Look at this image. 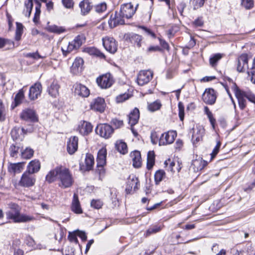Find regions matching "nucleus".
<instances>
[{"instance_id":"obj_1","label":"nucleus","mask_w":255,"mask_h":255,"mask_svg":"<svg viewBox=\"0 0 255 255\" xmlns=\"http://www.w3.org/2000/svg\"><path fill=\"white\" fill-rule=\"evenodd\" d=\"M57 179L59 181V186L62 188L71 187L74 182L69 170L62 166L56 167L50 170L46 176V180L49 183H52Z\"/></svg>"},{"instance_id":"obj_2","label":"nucleus","mask_w":255,"mask_h":255,"mask_svg":"<svg viewBox=\"0 0 255 255\" xmlns=\"http://www.w3.org/2000/svg\"><path fill=\"white\" fill-rule=\"evenodd\" d=\"M8 206L9 209L5 213L6 218L11 220L14 223L29 222L35 220L32 216L21 214V209L16 204L11 203Z\"/></svg>"},{"instance_id":"obj_3","label":"nucleus","mask_w":255,"mask_h":255,"mask_svg":"<svg viewBox=\"0 0 255 255\" xmlns=\"http://www.w3.org/2000/svg\"><path fill=\"white\" fill-rule=\"evenodd\" d=\"M85 39L82 35H78L71 42L63 43L61 47L63 55L66 56L73 50L79 48L82 44Z\"/></svg>"},{"instance_id":"obj_4","label":"nucleus","mask_w":255,"mask_h":255,"mask_svg":"<svg viewBox=\"0 0 255 255\" xmlns=\"http://www.w3.org/2000/svg\"><path fill=\"white\" fill-rule=\"evenodd\" d=\"M35 176L27 171H25L22 174L19 182L15 183L14 185L16 188L18 186L29 188L33 186L35 184Z\"/></svg>"},{"instance_id":"obj_5","label":"nucleus","mask_w":255,"mask_h":255,"mask_svg":"<svg viewBox=\"0 0 255 255\" xmlns=\"http://www.w3.org/2000/svg\"><path fill=\"white\" fill-rule=\"evenodd\" d=\"M228 81L230 82V86L231 89L238 99L240 109L242 110L244 109L246 106V100L245 99V97L243 95V91L239 89L236 83L233 82L230 78H228Z\"/></svg>"},{"instance_id":"obj_6","label":"nucleus","mask_w":255,"mask_h":255,"mask_svg":"<svg viewBox=\"0 0 255 255\" xmlns=\"http://www.w3.org/2000/svg\"><path fill=\"white\" fill-rule=\"evenodd\" d=\"M153 75V72L149 70L140 71L137 76V84L143 86L147 84L152 79Z\"/></svg>"},{"instance_id":"obj_7","label":"nucleus","mask_w":255,"mask_h":255,"mask_svg":"<svg viewBox=\"0 0 255 255\" xmlns=\"http://www.w3.org/2000/svg\"><path fill=\"white\" fill-rule=\"evenodd\" d=\"M97 83L101 88L107 89L112 86L114 80L111 74L106 73L98 77L97 79Z\"/></svg>"},{"instance_id":"obj_8","label":"nucleus","mask_w":255,"mask_h":255,"mask_svg":"<svg viewBox=\"0 0 255 255\" xmlns=\"http://www.w3.org/2000/svg\"><path fill=\"white\" fill-rule=\"evenodd\" d=\"M105 48L111 53H115L118 49V43L113 37L106 36L102 39Z\"/></svg>"},{"instance_id":"obj_9","label":"nucleus","mask_w":255,"mask_h":255,"mask_svg":"<svg viewBox=\"0 0 255 255\" xmlns=\"http://www.w3.org/2000/svg\"><path fill=\"white\" fill-rule=\"evenodd\" d=\"M114 131L112 127L108 124H101L98 125L96 128V132L101 137L105 138H109Z\"/></svg>"},{"instance_id":"obj_10","label":"nucleus","mask_w":255,"mask_h":255,"mask_svg":"<svg viewBox=\"0 0 255 255\" xmlns=\"http://www.w3.org/2000/svg\"><path fill=\"white\" fill-rule=\"evenodd\" d=\"M176 136V133L174 131H168L161 134L158 140L159 145H166L173 142Z\"/></svg>"},{"instance_id":"obj_11","label":"nucleus","mask_w":255,"mask_h":255,"mask_svg":"<svg viewBox=\"0 0 255 255\" xmlns=\"http://www.w3.org/2000/svg\"><path fill=\"white\" fill-rule=\"evenodd\" d=\"M106 107V104L105 99L101 97H97L94 99L90 104L91 110L101 113L104 112Z\"/></svg>"},{"instance_id":"obj_12","label":"nucleus","mask_w":255,"mask_h":255,"mask_svg":"<svg viewBox=\"0 0 255 255\" xmlns=\"http://www.w3.org/2000/svg\"><path fill=\"white\" fill-rule=\"evenodd\" d=\"M74 94L75 96L82 98L88 97L90 95V90L85 85L76 83L73 86Z\"/></svg>"},{"instance_id":"obj_13","label":"nucleus","mask_w":255,"mask_h":255,"mask_svg":"<svg viewBox=\"0 0 255 255\" xmlns=\"http://www.w3.org/2000/svg\"><path fill=\"white\" fill-rule=\"evenodd\" d=\"M136 8H134L131 3L124 4L121 6L120 13L123 17L130 18L134 14Z\"/></svg>"},{"instance_id":"obj_14","label":"nucleus","mask_w":255,"mask_h":255,"mask_svg":"<svg viewBox=\"0 0 255 255\" xmlns=\"http://www.w3.org/2000/svg\"><path fill=\"white\" fill-rule=\"evenodd\" d=\"M216 95L215 91L213 89H206L202 95L203 101L209 105H213L216 100Z\"/></svg>"},{"instance_id":"obj_15","label":"nucleus","mask_w":255,"mask_h":255,"mask_svg":"<svg viewBox=\"0 0 255 255\" xmlns=\"http://www.w3.org/2000/svg\"><path fill=\"white\" fill-rule=\"evenodd\" d=\"M20 118L25 121L35 122L38 120L35 112L30 109L23 110L20 115Z\"/></svg>"},{"instance_id":"obj_16","label":"nucleus","mask_w":255,"mask_h":255,"mask_svg":"<svg viewBox=\"0 0 255 255\" xmlns=\"http://www.w3.org/2000/svg\"><path fill=\"white\" fill-rule=\"evenodd\" d=\"M248 56L246 54H242L239 57L237 69L238 71L243 72L248 69Z\"/></svg>"},{"instance_id":"obj_17","label":"nucleus","mask_w":255,"mask_h":255,"mask_svg":"<svg viewBox=\"0 0 255 255\" xmlns=\"http://www.w3.org/2000/svg\"><path fill=\"white\" fill-rule=\"evenodd\" d=\"M124 18L120 12L119 13L116 12L114 14H112L108 21L110 26L113 28L118 24H124L125 23Z\"/></svg>"},{"instance_id":"obj_18","label":"nucleus","mask_w":255,"mask_h":255,"mask_svg":"<svg viewBox=\"0 0 255 255\" xmlns=\"http://www.w3.org/2000/svg\"><path fill=\"white\" fill-rule=\"evenodd\" d=\"M42 92L41 84L37 82L32 86L29 89V97L30 99L34 100L38 98Z\"/></svg>"},{"instance_id":"obj_19","label":"nucleus","mask_w":255,"mask_h":255,"mask_svg":"<svg viewBox=\"0 0 255 255\" xmlns=\"http://www.w3.org/2000/svg\"><path fill=\"white\" fill-rule=\"evenodd\" d=\"M205 133V129L202 126L197 125L193 128L192 139L193 142H197L202 140Z\"/></svg>"},{"instance_id":"obj_20","label":"nucleus","mask_w":255,"mask_h":255,"mask_svg":"<svg viewBox=\"0 0 255 255\" xmlns=\"http://www.w3.org/2000/svg\"><path fill=\"white\" fill-rule=\"evenodd\" d=\"M93 129V126L91 123L86 121H81L79 122L78 127V131L83 135L89 134Z\"/></svg>"},{"instance_id":"obj_21","label":"nucleus","mask_w":255,"mask_h":255,"mask_svg":"<svg viewBox=\"0 0 255 255\" xmlns=\"http://www.w3.org/2000/svg\"><path fill=\"white\" fill-rule=\"evenodd\" d=\"M78 137L76 136H71L67 142V151L70 154L74 153L78 149Z\"/></svg>"},{"instance_id":"obj_22","label":"nucleus","mask_w":255,"mask_h":255,"mask_svg":"<svg viewBox=\"0 0 255 255\" xmlns=\"http://www.w3.org/2000/svg\"><path fill=\"white\" fill-rule=\"evenodd\" d=\"M84 60L80 57H77L71 67V72L75 75L80 73L82 70Z\"/></svg>"},{"instance_id":"obj_23","label":"nucleus","mask_w":255,"mask_h":255,"mask_svg":"<svg viewBox=\"0 0 255 255\" xmlns=\"http://www.w3.org/2000/svg\"><path fill=\"white\" fill-rule=\"evenodd\" d=\"M24 166V162H23L16 163H10L8 165L7 170L9 173L14 175L20 173L23 170Z\"/></svg>"},{"instance_id":"obj_24","label":"nucleus","mask_w":255,"mask_h":255,"mask_svg":"<svg viewBox=\"0 0 255 255\" xmlns=\"http://www.w3.org/2000/svg\"><path fill=\"white\" fill-rule=\"evenodd\" d=\"M139 118V110L137 108H135L128 115V124L131 127H133L138 123Z\"/></svg>"},{"instance_id":"obj_25","label":"nucleus","mask_w":255,"mask_h":255,"mask_svg":"<svg viewBox=\"0 0 255 255\" xmlns=\"http://www.w3.org/2000/svg\"><path fill=\"white\" fill-rule=\"evenodd\" d=\"M41 167L40 162L38 160L34 159L31 161L27 166L25 171H27L32 174L38 172Z\"/></svg>"},{"instance_id":"obj_26","label":"nucleus","mask_w":255,"mask_h":255,"mask_svg":"<svg viewBox=\"0 0 255 255\" xmlns=\"http://www.w3.org/2000/svg\"><path fill=\"white\" fill-rule=\"evenodd\" d=\"M107 149L102 147L98 152L97 162V166H105L106 164Z\"/></svg>"},{"instance_id":"obj_27","label":"nucleus","mask_w":255,"mask_h":255,"mask_svg":"<svg viewBox=\"0 0 255 255\" xmlns=\"http://www.w3.org/2000/svg\"><path fill=\"white\" fill-rule=\"evenodd\" d=\"M139 185V181L137 178L135 176L132 175L129 176L128 180L127 181V191H131L133 189L134 191H135L138 189V186Z\"/></svg>"},{"instance_id":"obj_28","label":"nucleus","mask_w":255,"mask_h":255,"mask_svg":"<svg viewBox=\"0 0 255 255\" xmlns=\"http://www.w3.org/2000/svg\"><path fill=\"white\" fill-rule=\"evenodd\" d=\"M71 208L72 211L76 214H81L82 213V210L78 199V196L76 193L74 194Z\"/></svg>"},{"instance_id":"obj_29","label":"nucleus","mask_w":255,"mask_h":255,"mask_svg":"<svg viewBox=\"0 0 255 255\" xmlns=\"http://www.w3.org/2000/svg\"><path fill=\"white\" fill-rule=\"evenodd\" d=\"M130 157L133 162V166L134 167L138 168L141 166V158L139 151L135 150L130 153Z\"/></svg>"},{"instance_id":"obj_30","label":"nucleus","mask_w":255,"mask_h":255,"mask_svg":"<svg viewBox=\"0 0 255 255\" xmlns=\"http://www.w3.org/2000/svg\"><path fill=\"white\" fill-rule=\"evenodd\" d=\"M82 15L88 14L92 9V5L89 0H83L79 3Z\"/></svg>"},{"instance_id":"obj_31","label":"nucleus","mask_w":255,"mask_h":255,"mask_svg":"<svg viewBox=\"0 0 255 255\" xmlns=\"http://www.w3.org/2000/svg\"><path fill=\"white\" fill-rule=\"evenodd\" d=\"M207 163L201 159H196L193 161L192 165L195 170H201L206 166Z\"/></svg>"},{"instance_id":"obj_32","label":"nucleus","mask_w":255,"mask_h":255,"mask_svg":"<svg viewBox=\"0 0 255 255\" xmlns=\"http://www.w3.org/2000/svg\"><path fill=\"white\" fill-rule=\"evenodd\" d=\"M59 85L55 82H53L48 88L49 94L53 97H56L59 94Z\"/></svg>"},{"instance_id":"obj_33","label":"nucleus","mask_w":255,"mask_h":255,"mask_svg":"<svg viewBox=\"0 0 255 255\" xmlns=\"http://www.w3.org/2000/svg\"><path fill=\"white\" fill-rule=\"evenodd\" d=\"M155 163V154L153 151H149L147 153V168L151 169Z\"/></svg>"},{"instance_id":"obj_34","label":"nucleus","mask_w":255,"mask_h":255,"mask_svg":"<svg viewBox=\"0 0 255 255\" xmlns=\"http://www.w3.org/2000/svg\"><path fill=\"white\" fill-rule=\"evenodd\" d=\"M24 6L23 13L26 16L29 17L33 8L32 0H26L24 1Z\"/></svg>"},{"instance_id":"obj_35","label":"nucleus","mask_w":255,"mask_h":255,"mask_svg":"<svg viewBox=\"0 0 255 255\" xmlns=\"http://www.w3.org/2000/svg\"><path fill=\"white\" fill-rule=\"evenodd\" d=\"M47 30L50 32L54 33L57 34H59L66 31L65 28L63 27L57 26L56 25L48 26L47 27Z\"/></svg>"},{"instance_id":"obj_36","label":"nucleus","mask_w":255,"mask_h":255,"mask_svg":"<svg viewBox=\"0 0 255 255\" xmlns=\"http://www.w3.org/2000/svg\"><path fill=\"white\" fill-rule=\"evenodd\" d=\"M116 148L121 153L125 154L128 152L127 144L122 140L117 141L116 143Z\"/></svg>"},{"instance_id":"obj_37","label":"nucleus","mask_w":255,"mask_h":255,"mask_svg":"<svg viewBox=\"0 0 255 255\" xmlns=\"http://www.w3.org/2000/svg\"><path fill=\"white\" fill-rule=\"evenodd\" d=\"M85 51L91 55H95L100 57H104L103 53L95 47H88L85 48Z\"/></svg>"},{"instance_id":"obj_38","label":"nucleus","mask_w":255,"mask_h":255,"mask_svg":"<svg viewBox=\"0 0 255 255\" xmlns=\"http://www.w3.org/2000/svg\"><path fill=\"white\" fill-rule=\"evenodd\" d=\"M161 104L158 100H156L152 103H149L148 105V109L151 112H155L160 109Z\"/></svg>"},{"instance_id":"obj_39","label":"nucleus","mask_w":255,"mask_h":255,"mask_svg":"<svg viewBox=\"0 0 255 255\" xmlns=\"http://www.w3.org/2000/svg\"><path fill=\"white\" fill-rule=\"evenodd\" d=\"M16 28L15 31V39L19 41L21 38V36L23 33V26L22 24L19 22L16 23Z\"/></svg>"},{"instance_id":"obj_40","label":"nucleus","mask_w":255,"mask_h":255,"mask_svg":"<svg viewBox=\"0 0 255 255\" xmlns=\"http://www.w3.org/2000/svg\"><path fill=\"white\" fill-rule=\"evenodd\" d=\"M85 164L87 170H90L94 164V158L91 154H87L85 158Z\"/></svg>"},{"instance_id":"obj_41","label":"nucleus","mask_w":255,"mask_h":255,"mask_svg":"<svg viewBox=\"0 0 255 255\" xmlns=\"http://www.w3.org/2000/svg\"><path fill=\"white\" fill-rule=\"evenodd\" d=\"M205 0H190V4L194 9H197L202 7Z\"/></svg>"},{"instance_id":"obj_42","label":"nucleus","mask_w":255,"mask_h":255,"mask_svg":"<svg viewBox=\"0 0 255 255\" xmlns=\"http://www.w3.org/2000/svg\"><path fill=\"white\" fill-rule=\"evenodd\" d=\"M249 76L250 77L251 82L255 84V57L254 59L252 67L248 71Z\"/></svg>"},{"instance_id":"obj_43","label":"nucleus","mask_w":255,"mask_h":255,"mask_svg":"<svg viewBox=\"0 0 255 255\" xmlns=\"http://www.w3.org/2000/svg\"><path fill=\"white\" fill-rule=\"evenodd\" d=\"M165 176V172L162 170L157 171L154 175L155 182L156 184H159L162 181Z\"/></svg>"},{"instance_id":"obj_44","label":"nucleus","mask_w":255,"mask_h":255,"mask_svg":"<svg viewBox=\"0 0 255 255\" xmlns=\"http://www.w3.org/2000/svg\"><path fill=\"white\" fill-rule=\"evenodd\" d=\"M130 98V95L128 93H124L118 95L116 97V102L117 103H121Z\"/></svg>"},{"instance_id":"obj_45","label":"nucleus","mask_w":255,"mask_h":255,"mask_svg":"<svg viewBox=\"0 0 255 255\" xmlns=\"http://www.w3.org/2000/svg\"><path fill=\"white\" fill-rule=\"evenodd\" d=\"M24 98V93L22 90L19 91L18 93L15 95L14 98L15 106L20 104Z\"/></svg>"},{"instance_id":"obj_46","label":"nucleus","mask_w":255,"mask_h":255,"mask_svg":"<svg viewBox=\"0 0 255 255\" xmlns=\"http://www.w3.org/2000/svg\"><path fill=\"white\" fill-rule=\"evenodd\" d=\"M37 4L35 7V12L34 13V18L33 19V21L34 23L38 22L39 19L40 12H41V11H40L41 4L38 1H37Z\"/></svg>"},{"instance_id":"obj_47","label":"nucleus","mask_w":255,"mask_h":255,"mask_svg":"<svg viewBox=\"0 0 255 255\" xmlns=\"http://www.w3.org/2000/svg\"><path fill=\"white\" fill-rule=\"evenodd\" d=\"M33 149L29 148H26L25 149L21 152L22 157L26 159L30 158L33 155Z\"/></svg>"},{"instance_id":"obj_48","label":"nucleus","mask_w":255,"mask_h":255,"mask_svg":"<svg viewBox=\"0 0 255 255\" xmlns=\"http://www.w3.org/2000/svg\"><path fill=\"white\" fill-rule=\"evenodd\" d=\"M161 230V226L155 225L149 228L146 231V236H149L151 234L156 233Z\"/></svg>"},{"instance_id":"obj_49","label":"nucleus","mask_w":255,"mask_h":255,"mask_svg":"<svg viewBox=\"0 0 255 255\" xmlns=\"http://www.w3.org/2000/svg\"><path fill=\"white\" fill-rule=\"evenodd\" d=\"M222 55L219 53L215 54L213 57L210 58V64L212 66H214L216 63L221 59Z\"/></svg>"},{"instance_id":"obj_50","label":"nucleus","mask_w":255,"mask_h":255,"mask_svg":"<svg viewBox=\"0 0 255 255\" xmlns=\"http://www.w3.org/2000/svg\"><path fill=\"white\" fill-rule=\"evenodd\" d=\"M242 5L247 9L252 8L254 6L253 0H242Z\"/></svg>"},{"instance_id":"obj_51","label":"nucleus","mask_w":255,"mask_h":255,"mask_svg":"<svg viewBox=\"0 0 255 255\" xmlns=\"http://www.w3.org/2000/svg\"><path fill=\"white\" fill-rule=\"evenodd\" d=\"M103 202L100 200H93L91 202V206L97 209L101 208L103 206Z\"/></svg>"},{"instance_id":"obj_52","label":"nucleus","mask_w":255,"mask_h":255,"mask_svg":"<svg viewBox=\"0 0 255 255\" xmlns=\"http://www.w3.org/2000/svg\"><path fill=\"white\" fill-rule=\"evenodd\" d=\"M178 109H179V117L180 120L183 121L184 117V107L181 102L178 103Z\"/></svg>"},{"instance_id":"obj_53","label":"nucleus","mask_w":255,"mask_h":255,"mask_svg":"<svg viewBox=\"0 0 255 255\" xmlns=\"http://www.w3.org/2000/svg\"><path fill=\"white\" fill-rule=\"evenodd\" d=\"M112 125L114 126L116 128H120L123 125V121L122 120L118 119H113L111 121Z\"/></svg>"},{"instance_id":"obj_54","label":"nucleus","mask_w":255,"mask_h":255,"mask_svg":"<svg viewBox=\"0 0 255 255\" xmlns=\"http://www.w3.org/2000/svg\"><path fill=\"white\" fill-rule=\"evenodd\" d=\"M179 30L178 27L176 26H172L171 28L167 31V34L169 38L173 37L176 32Z\"/></svg>"},{"instance_id":"obj_55","label":"nucleus","mask_w":255,"mask_h":255,"mask_svg":"<svg viewBox=\"0 0 255 255\" xmlns=\"http://www.w3.org/2000/svg\"><path fill=\"white\" fill-rule=\"evenodd\" d=\"M106 9L107 5L106 3L104 2L98 4L95 7L96 11L99 13H101L105 11Z\"/></svg>"},{"instance_id":"obj_56","label":"nucleus","mask_w":255,"mask_h":255,"mask_svg":"<svg viewBox=\"0 0 255 255\" xmlns=\"http://www.w3.org/2000/svg\"><path fill=\"white\" fill-rule=\"evenodd\" d=\"M243 95L252 102L255 103V96L251 92H243Z\"/></svg>"},{"instance_id":"obj_57","label":"nucleus","mask_w":255,"mask_h":255,"mask_svg":"<svg viewBox=\"0 0 255 255\" xmlns=\"http://www.w3.org/2000/svg\"><path fill=\"white\" fill-rule=\"evenodd\" d=\"M19 149V147L12 145L9 148L10 155L12 157H15Z\"/></svg>"},{"instance_id":"obj_58","label":"nucleus","mask_w":255,"mask_h":255,"mask_svg":"<svg viewBox=\"0 0 255 255\" xmlns=\"http://www.w3.org/2000/svg\"><path fill=\"white\" fill-rule=\"evenodd\" d=\"M62 2L67 8H71L73 7L74 1L73 0H62Z\"/></svg>"},{"instance_id":"obj_59","label":"nucleus","mask_w":255,"mask_h":255,"mask_svg":"<svg viewBox=\"0 0 255 255\" xmlns=\"http://www.w3.org/2000/svg\"><path fill=\"white\" fill-rule=\"evenodd\" d=\"M11 43L13 45V42H11L8 39L0 38V49L3 48L5 45L10 44Z\"/></svg>"},{"instance_id":"obj_60","label":"nucleus","mask_w":255,"mask_h":255,"mask_svg":"<svg viewBox=\"0 0 255 255\" xmlns=\"http://www.w3.org/2000/svg\"><path fill=\"white\" fill-rule=\"evenodd\" d=\"M220 146H221V143L220 142H218L217 143L216 146L214 148L212 153L211 154V159L214 158L215 157V156L218 154Z\"/></svg>"},{"instance_id":"obj_61","label":"nucleus","mask_w":255,"mask_h":255,"mask_svg":"<svg viewBox=\"0 0 255 255\" xmlns=\"http://www.w3.org/2000/svg\"><path fill=\"white\" fill-rule=\"evenodd\" d=\"M77 233L75 232L74 234H70L68 238L70 242L78 244V240L77 238Z\"/></svg>"},{"instance_id":"obj_62","label":"nucleus","mask_w":255,"mask_h":255,"mask_svg":"<svg viewBox=\"0 0 255 255\" xmlns=\"http://www.w3.org/2000/svg\"><path fill=\"white\" fill-rule=\"evenodd\" d=\"M140 28L144 30L146 34L151 36L153 38H155V34L150 29H148L144 26H141Z\"/></svg>"},{"instance_id":"obj_63","label":"nucleus","mask_w":255,"mask_h":255,"mask_svg":"<svg viewBox=\"0 0 255 255\" xmlns=\"http://www.w3.org/2000/svg\"><path fill=\"white\" fill-rule=\"evenodd\" d=\"M76 233H77V236L80 237L82 241H85L87 240V236L86 233L83 231H76Z\"/></svg>"},{"instance_id":"obj_64","label":"nucleus","mask_w":255,"mask_h":255,"mask_svg":"<svg viewBox=\"0 0 255 255\" xmlns=\"http://www.w3.org/2000/svg\"><path fill=\"white\" fill-rule=\"evenodd\" d=\"M19 129L17 128H14L11 131V136L13 138L16 139L18 137V132Z\"/></svg>"}]
</instances>
